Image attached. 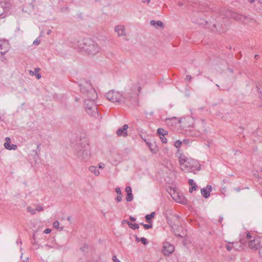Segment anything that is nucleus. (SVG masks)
Returning <instances> with one entry per match:
<instances>
[{
    "instance_id": "1",
    "label": "nucleus",
    "mask_w": 262,
    "mask_h": 262,
    "mask_svg": "<svg viewBox=\"0 0 262 262\" xmlns=\"http://www.w3.org/2000/svg\"><path fill=\"white\" fill-rule=\"evenodd\" d=\"M81 93L85 97L84 106L85 111L90 115L94 116L98 115L97 104L95 100L97 98V94L92 84L88 81H84L79 84Z\"/></svg>"
},
{
    "instance_id": "2",
    "label": "nucleus",
    "mask_w": 262,
    "mask_h": 262,
    "mask_svg": "<svg viewBox=\"0 0 262 262\" xmlns=\"http://www.w3.org/2000/svg\"><path fill=\"white\" fill-rule=\"evenodd\" d=\"M178 158L182 171L189 172L200 169V164L197 160L188 158L183 154H180Z\"/></svg>"
},
{
    "instance_id": "3",
    "label": "nucleus",
    "mask_w": 262,
    "mask_h": 262,
    "mask_svg": "<svg viewBox=\"0 0 262 262\" xmlns=\"http://www.w3.org/2000/svg\"><path fill=\"white\" fill-rule=\"evenodd\" d=\"M78 49L80 52L94 56L99 52L100 48L94 40L90 38H84L78 42Z\"/></svg>"
},
{
    "instance_id": "4",
    "label": "nucleus",
    "mask_w": 262,
    "mask_h": 262,
    "mask_svg": "<svg viewBox=\"0 0 262 262\" xmlns=\"http://www.w3.org/2000/svg\"><path fill=\"white\" fill-rule=\"evenodd\" d=\"M76 157L81 161H87L90 158V147L86 142H80L75 147Z\"/></svg>"
},
{
    "instance_id": "5",
    "label": "nucleus",
    "mask_w": 262,
    "mask_h": 262,
    "mask_svg": "<svg viewBox=\"0 0 262 262\" xmlns=\"http://www.w3.org/2000/svg\"><path fill=\"white\" fill-rule=\"evenodd\" d=\"M226 16L227 17H229L236 21H241L246 24L251 23L253 20L248 16H244L241 14H238L235 12L231 11L226 12Z\"/></svg>"
},
{
    "instance_id": "6",
    "label": "nucleus",
    "mask_w": 262,
    "mask_h": 262,
    "mask_svg": "<svg viewBox=\"0 0 262 262\" xmlns=\"http://www.w3.org/2000/svg\"><path fill=\"white\" fill-rule=\"evenodd\" d=\"M105 96L107 99L113 102L120 103L123 100L122 94L114 90L110 91L105 94Z\"/></svg>"
},
{
    "instance_id": "7",
    "label": "nucleus",
    "mask_w": 262,
    "mask_h": 262,
    "mask_svg": "<svg viewBox=\"0 0 262 262\" xmlns=\"http://www.w3.org/2000/svg\"><path fill=\"white\" fill-rule=\"evenodd\" d=\"M226 18H224L225 15H221V17H222V18L224 19V21H223L224 24H221L220 23H217L216 24H214L213 27L215 28L216 30L219 32V33H224L228 29V25L227 23H228V19L226 15Z\"/></svg>"
},
{
    "instance_id": "8",
    "label": "nucleus",
    "mask_w": 262,
    "mask_h": 262,
    "mask_svg": "<svg viewBox=\"0 0 262 262\" xmlns=\"http://www.w3.org/2000/svg\"><path fill=\"white\" fill-rule=\"evenodd\" d=\"M10 46L8 40H0V57L4 56L9 50Z\"/></svg>"
},
{
    "instance_id": "9",
    "label": "nucleus",
    "mask_w": 262,
    "mask_h": 262,
    "mask_svg": "<svg viewBox=\"0 0 262 262\" xmlns=\"http://www.w3.org/2000/svg\"><path fill=\"white\" fill-rule=\"evenodd\" d=\"M173 192L171 194V195L172 199L176 202L183 204H186L187 203L186 199L183 195L180 194L179 192H177L174 189H173Z\"/></svg>"
},
{
    "instance_id": "10",
    "label": "nucleus",
    "mask_w": 262,
    "mask_h": 262,
    "mask_svg": "<svg viewBox=\"0 0 262 262\" xmlns=\"http://www.w3.org/2000/svg\"><path fill=\"white\" fill-rule=\"evenodd\" d=\"M174 250V247L172 245L170 244L168 242L163 243L162 252L165 255H169L172 253Z\"/></svg>"
},
{
    "instance_id": "11",
    "label": "nucleus",
    "mask_w": 262,
    "mask_h": 262,
    "mask_svg": "<svg viewBox=\"0 0 262 262\" xmlns=\"http://www.w3.org/2000/svg\"><path fill=\"white\" fill-rule=\"evenodd\" d=\"M128 128V125L127 124H124L122 128H119L118 129L116 132V134L118 136L121 137L122 136L123 137H126L127 136V129Z\"/></svg>"
},
{
    "instance_id": "12",
    "label": "nucleus",
    "mask_w": 262,
    "mask_h": 262,
    "mask_svg": "<svg viewBox=\"0 0 262 262\" xmlns=\"http://www.w3.org/2000/svg\"><path fill=\"white\" fill-rule=\"evenodd\" d=\"M5 140L6 142L4 143V145L6 149L8 150H16L17 149V146L16 145L10 144L11 141L9 137H6Z\"/></svg>"
},
{
    "instance_id": "13",
    "label": "nucleus",
    "mask_w": 262,
    "mask_h": 262,
    "mask_svg": "<svg viewBox=\"0 0 262 262\" xmlns=\"http://www.w3.org/2000/svg\"><path fill=\"white\" fill-rule=\"evenodd\" d=\"M212 191V186L208 185L206 188H202L201 194L203 197L207 199L209 197L210 193Z\"/></svg>"
},
{
    "instance_id": "14",
    "label": "nucleus",
    "mask_w": 262,
    "mask_h": 262,
    "mask_svg": "<svg viewBox=\"0 0 262 262\" xmlns=\"http://www.w3.org/2000/svg\"><path fill=\"white\" fill-rule=\"evenodd\" d=\"M125 30V28L124 26L118 25L115 27V31L117 33L118 37L125 36L126 35Z\"/></svg>"
},
{
    "instance_id": "15",
    "label": "nucleus",
    "mask_w": 262,
    "mask_h": 262,
    "mask_svg": "<svg viewBox=\"0 0 262 262\" xmlns=\"http://www.w3.org/2000/svg\"><path fill=\"white\" fill-rule=\"evenodd\" d=\"M249 247L253 250H256L260 248V242L258 239H253L249 242Z\"/></svg>"
},
{
    "instance_id": "16",
    "label": "nucleus",
    "mask_w": 262,
    "mask_h": 262,
    "mask_svg": "<svg viewBox=\"0 0 262 262\" xmlns=\"http://www.w3.org/2000/svg\"><path fill=\"white\" fill-rule=\"evenodd\" d=\"M125 191L127 193L126 200L127 202H130L133 199V195L131 187L130 186H126L125 188Z\"/></svg>"
},
{
    "instance_id": "17",
    "label": "nucleus",
    "mask_w": 262,
    "mask_h": 262,
    "mask_svg": "<svg viewBox=\"0 0 262 262\" xmlns=\"http://www.w3.org/2000/svg\"><path fill=\"white\" fill-rule=\"evenodd\" d=\"M188 183L189 185L191 186L189 188V191L190 192H192L193 190H196L198 186L192 179H189L188 180Z\"/></svg>"
},
{
    "instance_id": "18",
    "label": "nucleus",
    "mask_w": 262,
    "mask_h": 262,
    "mask_svg": "<svg viewBox=\"0 0 262 262\" xmlns=\"http://www.w3.org/2000/svg\"><path fill=\"white\" fill-rule=\"evenodd\" d=\"M147 144L150 150H151V151L152 153L156 154L157 152V151L158 150V148L156 145H155L151 143H147Z\"/></svg>"
},
{
    "instance_id": "19",
    "label": "nucleus",
    "mask_w": 262,
    "mask_h": 262,
    "mask_svg": "<svg viewBox=\"0 0 262 262\" xmlns=\"http://www.w3.org/2000/svg\"><path fill=\"white\" fill-rule=\"evenodd\" d=\"M150 24L151 26H155L156 28L157 27H162L163 25L162 21L161 20L156 21L152 20L150 21Z\"/></svg>"
},
{
    "instance_id": "20",
    "label": "nucleus",
    "mask_w": 262,
    "mask_h": 262,
    "mask_svg": "<svg viewBox=\"0 0 262 262\" xmlns=\"http://www.w3.org/2000/svg\"><path fill=\"white\" fill-rule=\"evenodd\" d=\"M89 170L93 173L95 176H98L100 173L99 171L97 169L95 166H91L89 167Z\"/></svg>"
},
{
    "instance_id": "21",
    "label": "nucleus",
    "mask_w": 262,
    "mask_h": 262,
    "mask_svg": "<svg viewBox=\"0 0 262 262\" xmlns=\"http://www.w3.org/2000/svg\"><path fill=\"white\" fill-rule=\"evenodd\" d=\"M155 213L154 212H151L150 214H147L145 216L146 221L148 223H150L151 219L155 216Z\"/></svg>"
},
{
    "instance_id": "22",
    "label": "nucleus",
    "mask_w": 262,
    "mask_h": 262,
    "mask_svg": "<svg viewBox=\"0 0 262 262\" xmlns=\"http://www.w3.org/2000/svg\"><path fill=\"white\" fill-rule=\"evenodd\" d=\"M157 133L160 136H165L168 134V132L162 128H159L157 130Z\"/></svg>"
},
{
    "instance_id": "23",
    "label": "nucleus",
    "mask_w": 262,
    "mask_h": 262,
    "mask_svg": "<svg viewBox=\"0 0 262 262\" xmlns=\"http://www.w3.org/2000/svg\"><path fill=\"white\" fill-rule=\"evenodd\" d=\"M128 226L131 229H132L133 230H135V229H138L139 228V226L138 224H136V223L133 224L130 222L128 223Z\"/></svg>"
},
{
    "instance_id": "24",
    "label": "nucleus",
    "mask_w": 262,
    "mask_h": 262,
    "mask_svg": "<svg viewBox=\"0 0 262 262\" xmlns=\"http://www.w3.org/2000/svg\"><path fill=\"white\" fill-rule=\"evenodd\" d=\"M53 226L56 229H59L60 231L63 230V227H59V223L58 221H55L53 222Z\"/></svg>"
},
{
    "instance_id": "25",
    "label": "nucleus",
    "mask_w": 262,
    "mask_h": 262,
    "mask_svg": "<svg viewBox=\"0 0 262 262\" xmlns=\"http://www.w3.org/2000/svg\"><path fill=\"white\" fill-rule=\"evenodd\" d=\"M27 210L28 212H30L31 214L33 215L36 213V210L34 209H33L31 207L28 206L27 208Z\"/></svg>"
},
{
    "instance_id": "26",
    "label": "nucleus",
    "mask_w": 262,
    "mask_h": 262,
    "mask_svg": "<svg viewBox=\"0 0 262 262\" xmlns=\"http://www.w3.org/2000/svg\"><path fill=\"white\" fill-rule=\"evenodd\" d=\"M182 144V141H180V140H177L175 142V143H174V146L177 147V148H179L181 147V145Z\"/></svg>"
},
{
    "instance_id": "27",
    "label": "nucleus",
    "mask_w": 262,
    "mask_h": 262,
    "mask_svg": "<svg viewBox=\"0 0 262 262\" xmlns=\"http://www.w3.org/2000/svg\"><path fill=\"white\" fill-rule=\"evenodd\" d=\"M140 241L144 245H146L148 243V242H147V240L145 237H141L140 238Z\"/></svg>"
},
{
    "instance_id": "28",
    "label": "nucleus",
    "mask_w": 262,
    "mask_h": 262,
    "mask_svg": "<svg viewBox=\"0 0 262 262\" xmlns=\"http://www.w3.org/2000/svg\"><path fill=\"white\" fill-rule=\"evenodd\" d=\"M160 138L163 143H167V139L165 138V136H160Z\"/></svg>"
},
{
    "instance_id": "29",
    "label": "nucleus",
    "mask_w": 262,
    "mask_h": 262,
    "mask_svg": "<svg viewBox=\"0 0 262 262\" xmlns=\"http://www.w3.org/2000/svg\"><path fill=\"white\" fill-rule=\"evenodd\" d=\"M115 192L118 194V195H122L121 191V189L119 187H117L115 188Z\"/></svg>"
},
{
    "instance_id": "30",
    "label": "nucleus",
    "mask_w": 262,
    "mask_h": 262,
    "mask_svg": "<svg viewBox=\"0 0 262 262\" xmlns=\"http://www.w3.org/2000/svg\"><path fill=\"white\" fill-rule=\"evenodd\" d=\"M143 226L145 229H149L152 227V224H143Z\"/></svg>"
},
{
    "instance_id": "31",
    "label": "nucleus",
    "mask_w": 262,
    "mask_h": 262,
    "mask_svg": "<svg viewBox=\"0 0 262 262\" xmlns=\"http://www.w3.org/2000/svg\"><path fill=\"white\" fill-rule=\"evenodd\" d=\"M88 245L86 244H84L83 247L80 248V250L84 252L85 250L88 249Z\"/></svg>"
},
{
    "instance_id": "32",
    "label": "nucleus",
    "mask_w": 262,
    "mask_h": 262,
    "mask_svg": "<svg viewBox=\"0 0 262 262\" xmlns=\"http://www.w3.org/2000/svg\"><path fill=\"white\" fill-rule=\"evenodd\" d=\"M122 195H118V196L116 198V200L118 202H120L122 201Z\"/></svg>"
},
{
    "instance_id": "33",
    "label": "nucleus",
    "mask_w": 262,
    "mask_h": 262,
    "mask_svg": "<svg viewBox=\"0 0 262 262\" xmlns=\"http://www.w3.org/2000/svg\"><path fill=\"white\" fill-rule=\"evenodd\" d=\"M43 210V208L40 206L37 205L36 208V210L38 211H41Z\"/></svg>"
},
{
    "instance_id": "34",
    "label": "nucleus",
    "mask_w": 262,
    "mask_h": 262,
    "mask_svg": "<svg viewBox=\"0 0 262 262\" xmlns=\"http://www.w3.org/2000/svg\"><path fill=\"white\" fill-rule=\"evenodd\" d=\"M112 259L114 262H121L120 260L117 259V256L116 255H114L113 256Z\"/></svg>"
},
{
    "instance_id": "35",
    "label": "nucleus",
    "mask_w": 262,
    "mask_h": 262,
    "mask_svg": "<svg viewBox=\"0 0 262 262\" xmlns=\"http://www.w3.org/2000/svg\"><path fill=\"white\" fill-rule=\"evenodd\" d=\"M40 43V40L38 39H36L34 42H33V44L34 45H38L39 43Z\"/></svg>"
},
{
    "instance_id": "36",
    "label": "nucleus",
    "mask_w": 262,
    "mask_h": 262,
    "mask_svg": "<svg viewBox=\"0 0 262 262\" xmlns=\"http://www.w3.org/2000/svg\"><path fill=\"white\" fill-rule=\"evenodd\" d=\"M259 256L262 257V246L259 248Z\"/></svg>"
},
{
    "instance_id": "37",
    "label": "nucleus",
    "mask_w": 262,
    "mask_h": 262,
    "mask_svg": "<svg viewBox=\"0 0 262 262\" xmlns=\"http://www.w3.org/2000/svg\"><path fill=\"white\" fill-rule=\"evenodd\" d=\"M191 79V76L189 75H187L186 76V78H185V80H188V81H190V80Z\"/></svg>"
},
{
    "instance_id": "38",
    "label": "nucleus",
    "mask_w": 262,
    "mask_h": 262,
    "mask_svg": "<svg viewBox=\"0 0 262 262\" xmlns=\"http://www.w3.org/2000/svg\"><path fill=\"white\" fill-rule=\"evenodd\" d=\"M226 247L227 250L228 251H231L232 249V246H231L230 245H227L226 246Z\"/></svg>"
},
{
    "instance_id": "39",
    "label": "nucleus",
    "mask_w": 262,
    "mask_h": 262,
    "mask_svg": "<svg viewBox=\"0 0 262 262\" xmlns=\"http://www.w3.org/2000/svg\"><path fill=\"white\" fill-rule=\"evenodd\" d=\"M51 230L50 229H46L44 231V232L46 234L50 233L51 232Z\"/></svg>"
},
{
    "instance_id": "40",
    "label": "nucleus",
    "mask_w": 262,
    "mask_h": 262,
    "mask_svg": "<svg viewBox=\"0 0 262 262\" xmlns=\"http://www.w3.org/2000/svg\"><path fill=\"white\" fill-rule=\"evenodd\" d=\"M99 167L100 168H103L104 167V164L103 163H100L99 164Z\"/></svg>"
},
{
    "instance_id": "41",
    "label": "nucleus",
    "mask_w": 262,
    "mask_h": 262,
    "mask_svg": "<svg viewBox=\"0 0 262 262\" xmlns=\"http://www.w3.org/2000/svg\"><path fill=\"white\" fill-rule=\"evenodd\" d=\"M129 223V221H128L127 220H124L122 221V223L123 224H127L128 225V223Z\"/></svg>"
},
{
    "instance_id": "42",
    "label": "nucleus",
    "mask_w": 262,
    "mask_h": 262,
    "mask_svg": "<svg viewBox=\"0 0 262 262\" xmlns=\"http://www.w3.org/2000/svg\"><path fill=\"white\" fill-rule=\"evenodd\" d=\"M129 220H130V221H132V222H135V221H136V219L135 217H133V216H130L129 217Z\"/></svg>"
},
{
    "instance_id": "43",
    "label": "nucleus",
    "mask_w": 262,
    "mask_h": 262,
    "mask_svg": "<svg viewBox=\"0 0 262 262\" xmlns=\"http://www.w3.org/2000/svg\"><path fill=\"white\" fill-rule=\"evenodd\" d=\"M252 237V236L251 235V234L250 233V232H248L247 234V238L248 239H250Z\"/></svg>"
},
{
    "instance_id": "44",
    "label": "nucleus",
    "mask_w": 262,
    "mask_h": 262,
    "mask_svg": "<svg viewBox=\"0 0 262 262\" xmlns=\"http://www.w3.org/2000/svg\"><path fill=\"white\" fill-rule=\"evenodd\" d=\"M150 0H142V2L143 3H147L149 4L150 3Z\"/></svg>"
},
{
    "instance_id": "45",
    "label": "nucleus",
    "mask_w": 262,
    "mask_h": 262,
    "mask_svg": "<svg viewBox=\"0 0 262 262\" xmlns=\"http://www.w3.org/2000/svg\"><path fill=\"white\" fill-rule=\"evenodd\" d=\"M36 76L38 79H39L41 78V75L39 73H37V74H36Z\"/></svg>"
},
{
    "instance_id": "46",
    "label": "nucleus",
    "mask_w": 262,
    "mask_h": 262,
    "mask_svg": "<svg viewBox=\"0 0 262 262\" xmlns=\"http://www.w3.org/2000/svg\"><path fill=\"white\" fill-rule=\"evenodd\" d=\"M135 237H136V242H139V241H140V239L139 238V237H138L137 235Z\"/></svg>"
},
{
    "instance_id": "47",
    "label": "nucleus",
    "mask_w": 262,
    "mask_h": 262,
    "mask_svg": "<svg viewBox=\"0 0 262 262\" xmlns=\"http://www.w3.org/2000/svg\"><path fill=\"white\" fill-rule=\"evenodd\" d=\"M241 188L240 187H236L235 188V190L237 191V192H239L240 190H241Z\"/></svg>"
},
{
    "instance_id": "48",
    "label": "nucleus",
    "mask_w": 262,
    "mask_h": 262,
    "mask_svg": "<svg viewBox=\"0 0 262 262\" xmlns=\"http://www.w3.org/2000/svg\"><path fill=\"white\" fill-rule=\"evenodd\" d=\"M223 218L222 217H220V219H219V222H221L223 220Z\"/></svg>"
},
{
    "instance_id": "49",
    "label": "nucleus",
    "mask_w": 262,
    "mask_h": 262,
    "mask_svg": "<svg viewBox=\"0 0 262 262\" xmlns=\"http://www.w3.org/2000/svg\"><path fill=\"white\" fill-rule=\"evenodd\" d=\"M248 2L250 3H253L254 2V0H248Z\"/></svg>"
},
{
    "instance_id": "50",
    "label": "nucleus",
    "mask_w": 262,
    "mask_h": 262,
    "mask_svg": "<svg viewBox=\"0 0 262 262\" xmlns=\"http://www.w3.org/2000/svg\"><path fill=\"white\" fill-rule=\"evenodd\" d=\"M178 5H179V6H182L183 4V3H180H180H179Z\"/></svg>"
},
{
    "instance_id": "51",
    "label": "nucleus",
    "mask_w": 262,
    "mask_h": 262,
    "mask_svg": "<svg viewBox=\"0 0 262 262\" xmlns=\"http://www.w3.org/2000/svg\"><path fill=\"white\" fill-rule=\"evenodd\" d=\"M28 259H29V258L27 257L26 258V260H24V261H27L28 260Z\"/></svg>"
},
{
    "instance_id": "52",
    "label": "nucleus",
    "mask_w": 262,
    "mask_h": 262,
    "mask_svg": "<svg viewBox=\"0 0 262 262\" xmlns=\"http://www.w3.org/2000/svg\"><path fill=\"white\" fill-rule=\"evenodd\" d=\"M258 57H259V55H255V58H256V59H257V58H258Z\"/></svg>"
},
{
    "instance_id": "53",
    "label": "nucleus",
    "mask_w": 262,
    "mask_h": 262,
    "mask_svg": "<svg viewBox=\"0 0 262 262\" xmlns=\"http://www.w3.org/2000/svg\"><path fill=\"white\" fill-rule=\"evenodd\" d=\"M39 70V68H36V69H35V71H36V72L38 71Z\"/></svg>"
},
{
    "instance_id": "54",
    "label": "nucleus",
    "mask_w": 262,
    "mask_h": 262,
    "mask_svg": "<svg viewBox=\"0 0 262 262\" xmlns=\"http://www.w3.org/2000/svg\"><path fill=\"white\" fill-rule=\"evenodd\" d=\"M177 236L181 237H182L180 234H177Z\"/></svg>"
},
{
    "instance_id": "55",
    "label": "nucleus",
    "mask_w": 262,
    "mask_h": 262,
    "mask_svg": "<svg viewBox=\"0 0 262 262\" xmlns=\"http://www.w3.org/2000/svg\"><path fill=\"white\" fill-rule=\"evenodd\" d=\"M51 30L48 31V34H49L50 33Z\"/></svg>"
},
{
    "instance_id": "56",
    "label": "nucleus",
    "mask_w": 262,
    "mask_h": 262,
    "mask_svg": "<svg viewBox=\"0 0 262 262\" xmlns=\"http://www.w3.org/2000/svg\"><path fill=\"white\" fill-rule=\"evenodd\" d=\"M68 221H70V217H68Z\"/></svg>"
},
{
    "instance_id": "57",
    "label": "nucleus",
    "mask_w": 262,
    "mask_h": 262,
    "mask_svg": "<svg viewBox=\"0 0 262 262\" xmlns=\"http://www.w3.org/2000/svg\"><path fill=\"white\" fill-rule=\"evenodd\" d=\"M39 145H37V148H39Z\"/></svg>"
},
{
    "instance_id": "58",
    "label": "nucleus",
    "mask_w": 262,
    "mask_h": 262,
    "mask_svg": "<svg viewBox=\"0 0 262 262\" xmlns=\"http://www.w3.org/2000/svg\"><path fill=\"white\" fill-rule=\"evenodd\" d=\"M140 224L143 226V224H144L143 223H142Z\"/></svg>"
}]
</instances>
